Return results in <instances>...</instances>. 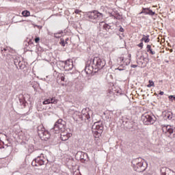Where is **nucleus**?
I'll return each instance as SVG.
<instances>
[{
    "instance_id": "1",
    "label": "nucleus",
    "mask_w": 175,
    "mask_h": 175,
    "mask_svg": "<svg viewBox=\"0 0 175 175\" xmlns=\"http://www.w3.org/2000/svg\"><path fill=\"white\" fill-rule=\"evenodd\" d=\"M106 66V61L99 57H94L90 61L87 62L85 72L86 75H91L92 72H96L103 69Z\"/></svg>"
},
{
    "instance_id": "2",
    "label": "nucleus",
    "mask_w": 175,
    "mask_h": 175,
    "mask_svg": "<svg viewBox=\"0 0 175 175\" xmlns=\"http://www.w3.org/2000/svg\"><path fill=\"white\" fill-rule=\"evenodd\" d=\"M131 165L135 172H138V173H142L146 171L148 164L144 161V159L139 157L133 159L131 161Z\"/></svg>"
},
{
    "instance_id": "3",
    "label": "nucleus",
    "mask_w": 175,
    "mask_h": 175,
    "mask_svg": "<svg viewBox=\"0 0 175 175\" xmlns=\"http://www.w3.org/2000/svg\"><path fill=\"white\" fill-rule=\"evenodd\" d=\"M85 17L88 18V21L96 23L99 20L103 18V14L98 10L88 11L85 13Z\"/></svg>"
},
{
    "instance_id": "4",
    "label": "nucleus",
    "mask_w": 175,
    "mask_h": 175,
    "mask_svg": "<svg viewBox=\"0 0 175 175\" xmlns=\"http://www.w3.org/2000/svg\"><path fill=\"white\" fill-rule=\"evenodd\" d=\"M103 123L102 122H96L92 126V132L96 139L100 137L102 133H103Z\"/></svg>"
},
{
    "instance_id": "5",
    "label": "nucleus",
    "mask_w": 175,
    "mask_h": 175,
    "mask_svg": "<svg viewBox=\"0 0 175 175\" xmlns=\"http://www.w3.org/2000/svg\"><path fill=\"white\" fill-rule=\"evenodd\" d=\"M85 110L82 111V113L80 112H76L73 114V118L75 121H88L90 122V120H91V116H90V113L91 111H86Z\"/></svg>"
},
{
    "instance_id": "6",
    "label": "nucleus",
    "mask_w": 175,
    "mask_h": 175,
    "mask_svg": "<svg viewBox=\"0 0 175 175\" xmlns=\"http://www.w3.org/2000/svg\"><path fill=\"white\" fill-rule=\"evenodd\" d=\"M65 131V121L62 119H59L54 124L53 129H51V132L55 133H59L60 132H64Z\"/></svg>"
},
{
    "instance_id": "7",
    "label": "nucleus",
    "mask_w": 175,
    "mask_h": 175,
    "mask_svg": "<svg viewBox=\"0 0 175 175\" xmlns=\"http://www.w3.org/2000/svg\"><path fill=\"white\" fill-rule=\"evenodd\" d=\"M142 120L143 121L144 125H152V124L155 123V120L157 118L155 116L151 115V113H145L142 117Z\"/></svg>"
},
{
    "instance_id": "8",
    "label": "nucleus",
    "mask_w": 175,
    "mask_h": 175,
    "mask_svg": "<svg viewBox=\"0 0 175 175\" xmlns=\"http://www.w3.org/2000/svg\"><path fill=\"white\" fill-rule=\"evenodd\" d=\"M38 134L40 139H42V140H44L45 142H47V140H50V137L51 136L50 132H49V131H46V129H44V127H43L42 126L38 127Z\"/></svg>"
},
{
    "instance_id": "9",
    "label": "nucleus",
    "mask_w": 175,
    "mask_h": 175,
    "mask_svg": "<svg viewBox=\"0 0 175 175\" xmlns=\"http://www.w3.org/2000/svg\"><path fill=\"white\" fill-rule=\"evenodd\" d=\"M49 163V160L44 158V154H41L40 156H38L31 162L32 166H43L44 163Z\"/></svg>"
},
{
    "instance_id": "10",
    "label": "nucleus",
    "mask_w": 175,
    "mask_h": 175,
    "mask_svg": "<svg viewBox=\"0 0 175 175\" xmlns=\"http://www.w3.org/2000/svg\"><path fill=\"white\" fill-rule=\"evenodd\" d=\"M162 131L164 133H166V132H167L168 133H170V136L171 137V138L174 139L175 131L173 129H172V127L170 126L163 125L162 126Z\"/></svg>"
},
{
    "instance_id": "11",
    "label": "nucleus",
    "mask_w": 175,
    "mask_h": 175,
    "mask_svg": "<svg viewBox=\"0 0 175 175\" xmlns=\"http://www.w3.org/2000/svg\"><path fill=\"white\" fill-rule=\"evenodd\" d=\"M62 62L64 64V70L69 72V70H72L73 69V60L68 59L66 61H62Z\"/></svg>"
},
{
    "instance_id": "12",
    "label": "nucleus",
    "mask_w": 175,
    "mask_h": 175,
    "mask_svg": "<svg viewBox=\"0 0 175 175\" xmlns=\"http://www.w3.org/2000/svg\"><path fill=\"white\" fill-rule=\"evenodd\" d=\"M52 103L53 105H57L58 103V99L55 98V97L49 98L43 101V105H50Z\"/></svg>"
},
{
    "instance_id": "13",
    "label": "nucleus",
    "mask_w": 175,
    "mask_h": 175,
    "mask_svg": "<svg viewBox=\"0 0 175 175\" xmlns=\"http://www.w3.org/2000/svg\"><path fill=\"white\" fill-rule=\"evenodd\" d=\"M88 156V154H87V153L83 152H77L76 154V158L82 161H85V158H87Z\"/></svg>"
},
{
    "instance_id": "14",
    "label": "nucleus",
    "mask_w": 175,
    "mask_h": 175,
    "mask_svg": "<svg viewBox=\"0 0 175 175\" xmlns=\"http://www.w3.org/2000/svg\"><path fill=\"white\" fill-rule=\"evenodd\" d=\"M164 113V117L165 118H167V120H172V118H173V112L165 111Z\"/></svg>"
},
{
    "instance_id": "15",
    "label": "nucleus",
    "mask_w": 175,
    "mask_h": 175,
    "mask_svg": "<svg viewBox=\"0 0 175 175\" xmlns=\"http://www.w3.org/2000/svg\"><path fill=\"white\" fill-rule=\"evenodd\" d=\"M146 51L147 53H149V54H151V55H155V51H152V49H151V45L150 44L146 46Z\"/></svg>"
},
{
    "instance_id": "16",
    "label": "nucleus",
    "mask_w": 175,
    "mask_h": 175,
    "mask_svg": "<svg viewBox=\"0 0 175 175\" xmlns=\"http://www.w3.org/2000/svg\"><path fill=\"white\" fill-rule=\"evenodd\" d=\"M142 42H144L145 43H148L150 42V35H143L142 38L141 39Z\"/></svg>"
},
{
    "instance_id": "17",
    "label": "nucleus",
    "mask_w": 175,
    "mask_h": 175,
    "mask_svg": "<svg viewBox=\"0 0 175 175\" xmlns=\"http://www.w3.org/2000/svg\"><path fill=\"white\" fill-rule=\"evenodd\" d=\"M107 98L110 99L111 100H113L114 99V92L112 91H109L107 94Z\"/></svg>"
},
{
    "instance_id": "18",
    "label": "nucleus",
    "mask_w": 175,
    "mask_h": 175,
    "mask_svg": "<svg viewBox=\"0 0 175 175\" xmlns=\"http://www.w3.org/2000/svg\"><path fill=\"white\" fill-rule=\"evenodd\" d=\"M103 29H105V31H107V32H109V29H113V28H111V27L110 26V25L105 23L103 25Z\"/></svg>"
},
{
    "instance_id": "19",
    "label": "nucleus",
    "mask_w": 175,
    "mask_h": 175,
    "mask_svg": "<svg viewBox=\"0 0 175 175\" xmlns=\"http://www.w3.org/2000/svg\"><path fill=\"white\" fill-rule=\"evenodd\" d=\"M16 68H17V69H18V68H19V69H21V70L25 69V64H24L23 63V62H21H21L18 63V64H17Z\"/></svg>"
},
{
    "instance_id": "20",
    "label": "nucleus",
    "mask_w": 175,
    "mask_h": 175,
    "mask_svg": "<svg viewBox=\"0 0 175 175\" xmlns=\"http://www.w3.org/2000/svg\"><path fill=\"white\" fill-rule=\"evenodd\" d=\"M31 14V12H29V11L28 10H25L22 12V15L23 16V17H29Z\"/></svg>"
},
{
    "instance_id": "21",
    "label": "nucleus",
    "mask_w": 175,
    "mask_h": 175,
    "mask_svg": "<svg viewBox=\"0 0 175 175\" xmlns=\"http://www.w3.org/2000/svg\"><path fill=\"white\" fill-rule=\"evenodd\" d=\"M117 11H116V10H113L111 12H109V14L110 16V17H113V18H114L115 16L117 14Z\"/></svg>"
},
{
    "instance_id": "22",
    "label": "nucleus",
    "mask_w": 175,
    "mask_h": 175,
    "mask_svg": "<svg viewBox=\"0 0 175 175\" xmlns=\"http://www.w3.org/2000/svg\"><path fill=\"white\" fill-rule=\"evenodd\" d=\"M20 105L21 106H24L25 107V105L27 103V101L24 98H19Z\"/></svg>"
},
{
    "instance_id": "23",
    "label": "nucleus",
    "mask_w": 175,
    "mask_h": 175,
    "mask_svg": "<svg viewBox=\"0 0 175 175\" xmlns=\"http://www.w3.org/2000/svg\"><path fill=\"white\" fill-rule=\"evenodd\" d=\"M21 62V59H20V57H16L15 59H14V64L16 66H17L18 63Z\"/></svg>"
},
{
    "instance_id": "24",
    "label": "nucleus",
    "mask_w": 175,
    "mask_h": 175,
    "mask_svg": "<svg viewBox=\"0 0 175 175\" xmlns=\"http://www.w3.org/2000/svg\"><path fill=\"white\" fill-rule=\"evenodd\" d=\"M148 83L149 84L147 85V87L148 88H151V87H155V84L154 83V81H152V80H149Z\"/></svg>"
},
{
    "instance_id": "25",
    "label": "nucleus",
    "mask_w": 175,
    "mask_h": 175,
    "mask_svg": "<svg viewBox=\"0 0 175 175\" xmlns=\"http://www.w3.org/2000/svg\"><path fill=\"white\" fill-rule=\"evenodd\" d=\"M69 139V136L65 135H61V139L63 142H66Z\"/></svg>"
},
{
    "instance_id": "26",
    "label": "nucleus",
    "mask_w": 175,
    "mask_h": 175,
    "mask_svg": "<svg viewBox=\"0 0 175 175\" xmlns=\"http://www.w3.org/2000/svg\"><path fill=\"white\" fill-rule=\"evenodd\" d=\"M58 79H60L62 81H65V75L64 74H59L58 75Z\"/></svg>"
},
{
    "instance_id": "27",
    "label": "nucleus",
    "mask_w": 175,
    "mask_h": 175,
    "mask_svg": "<svg viewBox=\"0 0 175 175\" xmlns=\"http://www.w3.org/2000/svg\"><path fill=\"white\" fill-rule=\"evenodd\" d=\"M113 18H114V20H121V18H122V17L121 16V15H120V14L118 12H117L116 15L115 16V17Z\"/></svg>"
},
{
    "instance_id": "28",
    "label": "nucleus",
    "mask_w": 175,
    "mask_h": 175,
    "mask_svg": "<svg viewBox=\"0 0 175 175\" xmlns=\"http://www.w3.org/2000/svg\"><path fill=\"white\" fill-rule=\"evenodd\" d=\"M59 44H61V46H62V47H65V45L66 44L65 43V40H64V38L60 39Z\"/></svg>"
},
{
    "instance_id": "29",
    "label": "nucleus",
    "mask_w": 175,
    "mask_h": 175,
    "mask_svg": "<svg viewBox=\"0 0 175 175\" xmlns=\"http://www.w3.org/2000/svg\"><path fill=\"white\" fill-rule=\"evenodd\" d=\"M148 14L149 16H154V15H155V12H153L152 10H150V8H149Z\"/></svg>"
},
{
    "instance_id": "30",
    "label": "nucleus",
    "mask_w": 175,
    "mask_h": 175,
    "mask_svg": "<svg viewBox=\"0 0 175 175\" xmlns=\"http://www.w3.org/2000/svg\"><path fill=\"white\" fill-rule=\"evenodd\" d=\"M150 8H143V10L141 13H144L145 14H148V10Z\"/></svg>"
},
{
    "instance_id": "31",
    "label": "nucleus",
    "mask_w": 175,
    "mask_h": 175,
    "mask_svg": "<svg viewBox=\"0 0 175 175\" xmlns=\"http://www.w3.org/2000/svg\"><path fill=\"white\" fill-rule=\"evenodd\" d=\"M62 33V32H59V33H56L54 34V37L56 38H61V34Z\"/></svg>"
},
{
    "instance_id": "32",
    "label": "nucleus",
    "mask_w": 175,
    "mask_h": 175,
    "mask_svg": "<svg viewBox=\"0 0 175 175\" xmlns=\"http://www.w3.org/2000/svg\"><path fill=\"white\" fill-rule=\"evenodd\" d=\"M168 98H169L170 100H172V102H173V100L175 101V96L170 95V96H169Z\"/></svg>"
},
{
    "instance_id": "33",
    "label": "nucleus",
    "mask_w": 175,
    "mask_h": 175,
    "mask_svg": "<svg viewBox=\"0 0 175 175\" xmlns=\"http://www.w3.org/2000/svg\"><path fill=\"white\" fill-rule=\"evenodd\" d=\"M36 43H39V42H40V38L39 37H36V38L34 39Z\"/></svg>"
},
{
    "instance_id": "34",
    "label": "nucleus",
    "mask_w": 175,
    "mask_h": 175,
    "mask_svg": "<svg viewBox=\"0 0 175 175\" xmlns=\"http://www.w3.org/2000/svg\"><path fill=\"white\" fill-rule=\"evenodd\" d=\"M137 46H138V47L143 49V46H144L143 41H142V42L139 43V44H137Z\"/></svg>"
},
{
    "instance_id": "35",
    "label": "nucleus",
    "mask_w": 175,
    "mask_h": 175,
    "mask_svg": "<svg viewBox=\"0 0 175 175\" xmlns=\"http://www.w3.org/2000/svg\"><path fill=\"white\" fill-rule=\"evenodd\" d=\"M75 13L76 14H79V13H81V10H75Z\"/></svg>"
},
{
    "instance_id": "36",
    "label": "nucleus",
    "mask_w": 175,
    "mask_h": 175,
    "mask_svg": "<svg viewBox=\"0 0 175 175\" xmlns=\"http://www.w3.org/2000/svg\"><path fill=\"white\" fill-rule=\"evenodd\" d=\"M119 31H120V32H124L125 30L124 29V28L122 27V26H120Z\"/></svg>"
},
{
    "instance_id": "37",
    "label": "nucleus",
    "mask_w": 175,
    "mask_h": 175,
    "mask_svg": "<svg viewBox=\"0 0 175 175\" xmlns=\"http://www.w3.org/2000/svg\"><path fill=\"white\" fill-rule=\"evenodd\" d=\"M8 49H6V48H3V49H1V53H3V55H5V53H3V51H7Z\"/></svg>"
},
{
    "instance_id": "38",
    "label": "nucleus",
    "mask_w": 175,
    "mask_h": 175,
    "mask_svg": "<svg viewBox=\"0 0 175 175\" xmlns=\"http://www.w3.org/2000/svg\"><path fill=\"white\" fill-rule=\"evenodd\" d=\"M68 40H69V38H66V40H64L66 44H68Z\"/></svg>"
},
{
    "instance_id": "39",
    "label": "nucleus",
    "mask_w": 175,
    "mask_h": 175,
    "mask_svg": "<svg viewBox=\"0 0 175 175\" xmlns=\"http://www.w3.org/2000/svg\"><path fill=\"white\" fill-rule=\"evenodd\" d=\"M161 172L162 175H166V173L165 172H163V170H161Z\"/></svg>"
},
{
    "instance_id": "40",
    "label": "nucleus",
    "mask_w": 175,
    "mask_h": 175,
    "mask_svg": "<svg viewBox=\"0 0 175 175\" xmlns=\"http://www.w3.org/2000/svg\"><path fill=\"white\" fill-rule=\"evenodd\" d=\"M131 68H137V65L133 64L131 65Z\"/></svg>"
},
{
    "instance_id": "41",
    "label": "nucleus",
    "mask_w": 175,
    "mask_h": 175,
    "mask_svg": "<svg viewBox=\"0 0 175 175\" xmlns=\"http://www.w3.org/2000/svg\"><path fill=\"white\" fill-rule=\"evenodd\" d=\"M140 59H143V61H144L146 59V57H143V56H141L140 57Z\"/></svg>"
},
{
    "instance_id": "42",
    "label": "nucleus",
    "mask_w": 175,
    "mask_h": 175,
    "mask_svg": "<svg viewBox=\"0 0 175 175\" xmlns=\"http://www.w3.org/2000/svg\"><path fill=\"white\" fill-rule=\"evenodd\" d=\"M163 94H164V92H163L160 91V92H159V95H163Z\"/></svg>"
},
{
    "instance_id": "43",
    "label": "nucleus",
    "mask_w": 175,
    "mask_h": 175,
    "mask_svg": "<svg viewBox=\"0 0 175 175\" xmlns=\"http://www.w3.org/2000/svg\"><path fill=\"white\" fill-rule=\"evenodd\" d=\"M120 61H124V57H121Z\"/></svg>"
},
{
    "instance_id": "44",
    "label": "nucleus",
    "mask_w": 175,
    "mask_h": 175,
    "mask_svg": "<svg viewBox=\"0 0 175 175\" xmlns=\"http://www.w3.org/2000/svg\"><path fill=\"white\" fill-rule=\"evenodd\" d=\"M119 70H122V69H119Z\"/></svg>"
},
{
    "instance_id": "45",
    "label": "nucleus",
    "mask_w": 175,
    "mask_h": 175,
    "mask_svg": "<svg viewBox=\"0 0 175 175\" xmlns=\"http://www.w3.org/2000/svg\"><path fill=\"white\" fill-rule=\"evenodd\" d=\"M101 24H103V22H101Z\"/></svg>"
},
{
    "instance_id": "46",
    "label": "nucleus",
    "mask_w": 175,
    "mask_h": 175,
    "mask_svg": "<svg viewBox=\"0 0 175 175\" xmlns=\"http://www.w3.org/2000/svg\"><path fill=\"white\" fill-rule=\"evenodd\" d=\"M140 63H142V62H140ZM142 65H143V63H142Z\"/></svg>"
}]
</instances>
